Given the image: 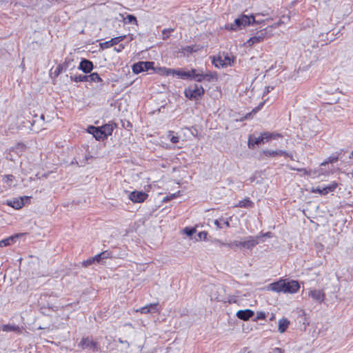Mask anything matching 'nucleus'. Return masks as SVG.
Segmentation results:
<instances>
[{
	"instance_id": "bb28decb",
	"label": "nucleus",
	"mask_w": 353,
	"mask_h": 353,
	"mask_svg": "<svg viewBox=\"0 0 353 353\" xmlns=\"http://www.w3.org/2000/svg\"><path fill=\"white\" fill-rule=\"evenodd\" d=\"M253 205H254L253 202L249 198H245L241 201H239V203L235 205V207L252 208Z\"/></svg>"
},
{
	"instance_id": "4c0bfd02",
	"label": "nucleus",
	"mask_w": 353,
	"mask_h": 353,
	"mask_svg": "<svg viewBox=\"0 0 353 353\" xmlns=\"http://www.w3.org/2000/svg\"><path fill=\"white\" fill-rule=\"evenodd\" d=\"M14 179V176L12 174H7L3 176V181L6 183L12 182Z\"/></svg>"
},
{
	"instance_id": "e2e57ef3",
	"label": "nucleus",
	"mask_w": 353,
	"mask_h": 353,
	"mask_svg": "<svg viewBox=\"0 0 353 353\" xmlns=\"http://www.w3.org/2000/svg\"><path fill=\"white\" fill-rule=\"evenodd\" d=\"M349 159H353V150L351 152L350 156H349Z\"/></svg>"
},
{
	"instance_id": "a18cd8bd",
	"label": "nucleus",
	"mask_w": 353,
	"mask_h": 353,
	"mask_svg": "<svg viewBox=\"0 0 353 353\" xmlns=\"http://www.w3.org/2000/svg\"><path fill=\"white\" fill-rule=\"evenodd\" d=\"M63 66L62 65H59L56 68V69H55V70H54V74H55L57 76V75H59V74L62 72V70H63Z\"/></svg>"
},
{
	"instance_id": "6e6d98bb",
	"label": "nucleus",
	"mask_w": 353,
	"mask_h": 353,
	"mask_svg": "<svg viewBox=\"0 0 353 353\" xmlns=\"http://www.w3.org/2000/svg\"><path fill=\"white\" fill-rule=\"evenodd\" d=\"M72 305V303L67 304L64 306H62L61 310H65L68 309V307H71Z\"/></svg>"
},
{
	"instance_id": "58836bf2",
	"label": "nucleus",
	"mask_w": 353,
	"mask_h": 353,
	"mask_svg": "<svg viewBox=\"0 0 353 353\" xmlns=\"http://www.w3.org/2000/svg\"><path fill=\"white\" fill-rule=\"evenodd\" d=\"M99 254L103 259H107L112 257L111 252L108 250L103 251Z\"/></svg>"
},
{
	"instance_id": "473e14b6",
	"label": "nucleus",
	"mask_w": 353,
	"mask_h": 353,
	"mask_svg": "<svg viewBox=\"0 0 353 353\" xmlns=\"http://www.w3.org/2000/svg\"><path fill=\"white\" fill-rule=\"evenodd\" d=\"M70 79L72 81H74L75 83L78 82H88V75H74L70 77Z\"/></svg>"
},
{
	"instance_id": "603ef678",
	"label": "nucleus",
	"mask_w": 353,
	"mask_h": 353,
	"mask_svg": "<svg viewBox=\"0 0 353 353\" xmlns=\"http://www.w3.org/2000/svg\"><path fill=\"white\" fill-rule=\"evenodd\" d=\"M271 353H284V352L281 348L275 347L272 350Z\"/></svg>"
},
{
	"instance_id": "3c124183",
	"label": "nucleus",
	"mask_w": 353,
	"mask_h": 353,
	"mask_svg": "<svg viewBox=\"0 0 353 353\" xmlns=\"http://www.w3.org/2000/svg\"><path fill=\"white\" fill-rule=\"evenodd\" d=\"M272 90H273V87H270V86H267L264 89V91H263V94H267L268 93H269Z\"/></svg>"
},
{
	"instance_id": "9d476101",
	"label": "nucleus",
	"mask_w": 353,
	"mask_h": 353,
	"mask_svg": "<svg viewBox=\"0 0 353 353\" xmlns=\"http://www.w3.org/2000/svg\"><path fill=\"white\" fill-rule=\"evenodd\" d=\"M300 288L297 281L285 279L284 294H295Z\"/></svg>"
},
{
	"instance_id": "79ce46f5",
	"label": "nucleus",
	"mask_w": 353,
	"mask_h": 353,
	"mask_svg": "<svg viewBox=\"0 0 353 353\" xmlns=\"http://www.w3.org/2000/svg\"><path fill=\"white\" fill-rule=\"evenodd\" d=\"M265 318H266V314L264 312H263V311L257 312L256 318L257 320H264Z\"/></svg>"
},
{
	"instance_id": "09e8293b",
	"label": "nucleus",
	"mask_w": 353,
	"mask_h": 353,
	"mask_svg": "<svg viewBox=\"0 0 353 353\" xmlns=\"http://www.w3.org/2000/svg\"><path fill=\"white\" fill-rule=\"evenodd\" d=\"M4 331H13L15 330L14 326L6 325L3 327Z\"/></svg>"
},
{
	"instance_id": "4d7b16f0",
	"label": "nucleus",
	"mask_w": 353,
	"mask_h": 353,
	"mask_svg": "<svg viewBox=\"0 0 353 353\" xmlns=\"http://www.w3.org/2000/svg\"><path fill=\"white\" fill-rule=\"evenodd\" d=\"M62 319H64L65 321H68L69 319V313L63 314Z\"/></svg>"
},
{
	"instance_id": "f8f14e48",
	"label": "nucleus",
	"mask_w": 353,
	"mask_h": 353,
	"mask_svg": "<svg viewBox=\"0 0 353 353\" xmlns=\"http://www.w3.org/2000/svg\"><path fill=\"white\" fill-rule=\"evenodd\" d=\"M148 194L143 191H132L130 192L128 199L133 203H142L146 200Z\"/></svg>"
},
{
	"instance_id": "0eeeda50",
	"label": "nucleus",
	"mask_w": 353,
	"mask_h": 353,
	"mask_svg": "<svg viewBox=\"0 0 353 353\" xmlns=\"http://www.w3.org/2000/svg\"><path fill=\"white\" fill-rule=\"evenodd\" d=\"M30 197L28 196H23L19 198H14L6 201V205L13 208L15 210H19L24 206V205L30 200Z\"/></svg>"
},
{
	"instance_id": "f257e3e1",
	"label": "nucleus",
	"mask_w": 353,
	"mask_h": 353,
	"mask_svg": "<svg viewBox=\"0 0 353 353\" xmlns=\"http://www.w3.org/2000/svg\"><path fill=\"white\" fill-rule=\"evenodd\" d=\"M190 80H194L199 83H211L218 80V74L216 72L208 70H204L202 68H192Z\"/></svg>"
},
{
	"instance_id": "c756f323",
	"label": "nucleus",
	"mask_w": 353,
	"mask_h": 353,
	"mask_svg": "<svg viewBox=\"0 0 353 353\" xmlns=\"http://www.w3.org/2000/svg\"><path fill=\"white\" fill-rule=\"evenodd\" d=\"M339 154L337 153L332 154L329 157H327L323 162L321 163V165H325L328 163H333L338 161Z\"/></svg>"
},
{
	"instance_id": "a19ab883",
	"label": "nucleus",
	"mask_w": 353,
	"mask_h": 353,
	"mask_svg": "<svg viewBox=\"0 0 353 353\" xmlns=\"http://www.w3.org/2000/svg\"><path fill=\"white\" fill-rule=\"evenodd\" d=\"M95 263L94 260L93 259V257L89 258L87 260L84 261L82 264L84 267H88L92 263Z\"/></svg>"
},
{
	"instance_id": "6ab92c4d",
	"label": "nucleus",
	"mask_w": 353,
	"mask_h": 353,
	"mask_svg": "<svg viewBox=\"0 0 353 353\" xmlns=\"http://www.w3.org/2000/svg\"><path fill=\"white\" fill-rule=\"evenodd\" d=\"M265 34L264 32H261L259 34H258L257 35L250 37L247 41V44L249 46H252L254 44H256V43H259L263 41L265 39Z\"/></svg>"
},
{
	"instance_id": "cd10ccee",
	"label": "nucleus",
	"mask_w": 353,
	"mask_h": 353,
	"mask_svg": "<svg viewBox=\"0 0 353 353\" xmlns=\"http://www.w3.org/2000/svg\"><path fill=\"white\" fill-rule=\"evenodd\" d=\"M88 82L102 83L103 80L97 72H92L88 75Z\"/></svg>"
},
{
	"instance_id": "aec40b11",
	"label": "nucleus",
	"mask_w": 353,
	"mask_h": 353,
	"mask_svg": "<svg viewBox=\"0 0 353 353\" xmlns=\"http://www.w3.org/2000/svg\"><path fill=\"white\" fill-rule=\"evenodd\" d=\"M290 323L287 318H282L278 322V331L279 333H284L288 328Z\"/></svg>"
},
{
	"instance_id": "ddd939ff",
	"label": "nucleus",
	"mask_w": 353,
	"mask_h": 353,
	"mask_svg": "<svg viewBox=\"0 0 353 353\" xmlns=\"http://www.w3.org/2000/svg\"><path fill=\"white\" fill-rule=\"evenodd\" d=\"M285 279H280L276 282L269 284L267 287L268 290L275 292L276 293H284Z\"/></svg>"
},
{
	"instance_id": "72a5a7b5",
	"label": "nucleus",
	"mask_w": 353,
	"mask_h": 353,
	"mask_svg": "<svg viewBox=\"0 0 353 353\" xmlns=\"http://www.w3.org/2000/svg\"><path fill=\"white\" fill-rule=\"evenodd\" d=\"M168 139L174 144L178 143L179 142L180 137L179 136L174 135V132L173 131H168Z\"/></svg>"
},
{
	"instance_id": "423d86ee",
	"label": "nucleus",
	"mask_w": 353,
	"mask_h": 353,
	"mask_svg": "<svg viewBox=\"0 0 353 353\" xmlns=\"http://www.w3.org/2000/svg\"><path fill=\"white\" fill-rule=\"evenodd\" d=\"M154 63L152 61H139L132 65V72L134 74H139L142 72L154 69Z\"/></svg>"
},
{
	"instance_id": "c85d7f7f",
	"label": "nucleus",
	"mask_w": 353,
	"mask_h": 353,
	"mask_svg": "<svg viewBox=\"0 0 353 353\" xmlns=\"http://www.w3.org/2000/svg\"><path fill=\"white\" fill-rule=\"evenodd\" d=\"M214 223V225L219 229L223 228V225L227 228L230 227V222L228 219H216Z\"/></svg>"
},
{
	"instance_id": "20e7f679",
	"label": "nucleus",
	"mask_w": 353,
	"mask_h": 353,
	"mask_svg": "<svg viewBox=\"0 0 353 353\" xmlns=\"http://www.w3.org/2000/svg\"><path fill=\"white\" fill-rule=\"evenodd\" d=\"M204 93L203 87L196 83L190 85L184 90V95L190 100H198L203 96Z\"/></svg>"
},
{
	"instance_id": "c9c22d12",
	"label": "nucleus",
	"mask_w": 353,
	"mask_h": 353,
	"mask_svg": "<svg viewBox=\"0 0 353 353\" xmlns=\"http://www.w3.org/2000/svg\"><path fill=\"white\" fill-rule=\"evenodd\" d=\"M125 23H137V19L134 16L131 14H128L124 19H123Z\"/></svg>"
},
{
	"instance_id": "052dcab7",
	"label": "nucleus",
	"mask_w": 353,
	"mask_h": 353,
	"mask_svg": "<svg viewBox=\"0 0 353 353\" xmlns=\"http://www.w3.org/2000/svg\"><path fill=\"white\" fill-rule=\"evenodd\" d=\"M119 341L120 343H126V344H127V345H128V347H129V343H128L127 341H122L121 339H119Z\"/></svg>"
},
{
	"instance_id": "8fccbe9b",
	"label": "nucleus",
	"mask_w": 353,
	"mask_h": 353,
	"mask_svg": "<svg viewBox=\"0 0 353 353\" xmlns=\"http://www.w3.org/2000/svg\"><path fill=\"white\" fill-rule=\"evenodd\" d=\"M290 170H297V171H299V172H303L305 174H307V172L305 169L304 168H301V169H296L294 168H292V167H289Z\"/></svg>"
},
{
	"instance_id": "f704fd0d",
	"label": "nucleus",
	"mask_w": 353,
	"mask_h": 353,
	"mask_svg": "<svg viewBox=\"0 0 353 353\" xmlns=\"http://www.w3.org/2000/svg\"><path fill=\"white\" fill-rule=\"evenodd\" d=\"M228 248H243V241H234L232 242L228 243Z\"/></svg>"
},
{
	"instance_id": "a211bd4d",
	"label": "nucleus",
	"mask_w": 353,
	"mask_h": 353,
	"mask_svg": "<svg viewBox=\"0 0 353 353\" xmlns=\"http://www.w3.org/2000/svg\"><path fill=\"white\" fill-rule=\"evenodd\" d=\"M254 313L250 309L241 310L236 312V316L241 320L248 321L254 316Z\"/></svg>"
},
{
	"instance_id": "4be33fe9",
	"label": "nucleus",
	"mask_w": 353,
	"mask_h": 353,
	"mask_svg": "<svg viewBox=\"0 0 353 353\" xmlns=\"http://www.w3.org/2000/svg\"><path fill=\"white\" fill-rule=\"evenodd\" d=\"M171 76L176 75L182 79H190V70L188 71H183L181 70L172 69Z\"/></svg>"
},
{
	"instance_id": "69168bd1",
	"label": "nucleus",
	"mask_w": 353,
	"mask_h": 353,
	"mask_svg": "<svg viewBox=\"0 0 353 353\" xmlns=\"http://www.w3.org/2000/svg\"><path fill=\"white\" fill-rule=\"evenodd\" d=\"M256 21H258V19H256ZM259 23H256V24H261L263 22V21H262L261 19H259Z\"/></svg>"
},
{
	"instance_id": "680f3d73",
	"label": "nucleus",
	"mask_w": 353,
	"mask_h": 353,
	"mask_svg": "<svg viewBox=\"0 0 353 353\" xmlns=\"http://www.w3.org/2000/svg\"><path fill=\"white\" fill-rule=\"evenodd\" d=\"M278 27H279V26H278V24H276V23H274V24L272 26V28H278Z\"/></svg>"
},
{
	"instance_id": "ea45409f",
	"label": "nucleus",
	"mask_w": 353,
	"mask_h": 353,
	"mask_svg": "<svg viewBox=\"0 0 353 353\" xmlns=\"http://www.w3.org/2000/svg\"><path fill=\"white\" fill-rule=\"evenodd\" d=\"M182 50L183 51L186 52L188 53H192L196 50L194 46H185Z\"/></svg>"
},
{
	"instance_id": "2eb2a0df",
	"label": "nucleus",
	"mask_w": 353,
	"mask_h": 353,
	"mask_svg": "<svg viewBox=\"0 0 353 353\" xmlns=\"http://www.w3.org/2000/svg\"><path fill=\"white\" fill-rule=\"evenodd\" d=\"M263 153L268 157H273L276 156L284 155L290 157L292 160L293 159V155L291 153H288L281 150H265L263 151Z\"/></svg>"
},
{
	"instance_id": "0e129e2a",
	"label": "nucleus",
	"mask_w": 353,
	"mask_h": 353,
	"mask_svg": "<svg viewBox=\"0 0 353 353\" xmlns=\"http://www.w3.org/2000/svg\"><path fill=\"white\" fill-rule=\"evenodd\" d=\"M263 104H264V102L261 103L259 105V107L257 108V110H259L260 108H261L263 107Z\"/></svg>"
},
{
	"instance_id": "393cba45",
	"label": "nucleus",
	"mask_w": 353,
	"mask_h": 353,
	"mask_svg": "<svg viewBox=\"0 0 353 353\" xmlns=\"http://www.w3.org/2000/svg\"><path fill=\"white\" fill-rule=\"evenodd\" d=\"M261 143H265V140L263 138V133L259 137H255L254 139L250 138L248 141V147L250 148H254L255 145H258Z\"/></svg>"
},
{
	"instance_id": "bf43d9fd",
	"label": "nucleus",
	"mask_w": 353,
	"mask_h": 353,
	"mask_svg": "<svg viewBox=\"0 0 353 353\" xmlns=\"http://www.w3.org/2000/svg\"><path fill=\"white\" fill-rule=\"evenodd\" d=\"M285 21L282 19H280L278 22H276V24L279 26L281 23H284Z\"/></svg>"
},
{
	"instance_id": "e433bc0d",
	"label": "nucleus",
	"mask_w": 353,
	"mask_h": 353,
	"mask_svg": "<svg viewBox=\"0 0 353 353\" xmlns=\"http://www.w3.org/2000/svg\"><path fill=\"white\" fill-rule=\"evenodd\" d=\"M184 234H185L188 236H191L196 232V229L194 228H185L183 230Z\"/></svg>"
},
{
	"instance_id": "2f4dec72",
	"label": "nucleus",
	"mask_w": 353,
	"mask_h": 353,
	"mask_svg": "<svg viewBox=\"0 0 353 353\" xmlns=\"http://www.w3.org/2000/svg\"><path fill=\"white\" fill-rule=\"evenodd\" d=\"M26 146L23 143H17L15 147L10 149L11 152H15L17 155H21L25 150Z\"/></svg>"
},
{
	"instance_id": "6e6552de",
	"label": "nucleus",
	"mask_w": 353,
	"mask_h": 353,
	"mask_svg": "<svg viewBox=\"0 0 353 353\" xmlns=\"http://www.w3.org/2000/svg\"><path fill=\"white\" fill-rule=\"evenodd\" d=\"M79 347L82 350H92L93 352L98 351V343L89 337L83 338L79 343Z\"/></svg>"
},
{
	"instance_id": "7ed1b4c3",
	"label": "nucleus",
	"mask_w": 353,
	"mask_h": 353,
	"mask_svg": "<svg viewBox=\"0 0 353 353\" xmlns=\"http://www.w3.org/2000/svg\"><path fill=\"white\" fill-rule=\"evenodd\" d=\"M235 58L228 53H222L217 57H213L212 63L217 68H223L231 66L234 62Z\"/></svg>"
},
{
	"instance_id": "774afa93",
	"label": "nucleus",
	"mask_w": 353,
	"mask_h": 353,
	"mask_svg": "<svg viewBox=\"0 0 353 353\" xmlns=\"http://www.w3.org/2000/svg\"><path fill=\"white\" fill-rule=\"evenodd\" d=\"M171 198H174L175 197V194H172L171 196H170Z\"/></svg>"
},
{
	"instance_id": "412c9836",
	"label": "nucleus",
	"mask_w": 353,
	"mask_h": 353,
	"mask_svg": "<svg viewBox=\"0 0 353 353\" xmlns=\"http://www.w3.org/2000/svg\"><path fill=\"white\" fill-rule=\"evenodd\" d=\"M116 127V125L113 123L112 122H110L108 123H106L102 126H101V128L102 130V132L103 134L105 135V138H107L108 136L111 135L114 128Z\"/></svg>"
},
{
	"instance_id": "4468645a",
	"label": "nucleus",
	"mask_w": 353,
	"mask_h": 353,
	"mask_svg": "<svg viewBox=\"0 0 353 353\" xmlns=\"http://www.w3.org/2000/svg\"><path fill=\"white\" fill-rule=\"evenodd\" d=\"M24 235H25V233H19V234H15L12 236L8 237V238H6L4 239H2L1 241H0V248L12 245V244L16 243V241L18 239L21 238V236H23Z\"/></svg>"
},
{
	"instance_id": "b1692460",
	"label": "nucleus",
	"mask_w": 353,
	"mask_h": 353,
	"mask_svg": "<svg viewBox=\"0 0 353 353\" xmlns=\"http://www.w3.org/2000/svg\"><path fill=\"white\" fill-rule=\"evenodd\" d=\"M153 70L155 73L159 74L160 75H163V76H171L172 72H173L172 69L167 68L165 67H159V68L154 67Z\"/></svg>"
},
{
	"instance_id": "338daca9",
	"label": "nucleus",
	"mask_w": 353,
	"mask_h": 353,
	"mask_svg": "<svg viewBox=\"0 0 353 353\" xmlns=\"http://www.w3.org/2000/svg\"><path fill=\"white\" fill-rule=\"evenodd\" d=\"M218 297L216 296H211V299H217Z\"/></svg>"
},
{
	"instance_id": "a878e982",
	"label": "nucleus",
	"mask_w": 353,
	"mask_h": 353,
	"mask_svg": "<svg viewBox=\"0 0 353 353\" xmlns=\"http://www.w3.org/2000/svg\"><path fill=\"white\" fill-rule=\"evenodd\" d=\"M125 37H126L125 35L116 37L114 38H112L110 41H106L104 44L107 47H112L113 46H115V45L118 44L121 41H123Z\"/></svg>"
},
{
	"instance_id": "39448f33",
	"label": "nucleus",
	"mask_w": 353,
	"mask_h": 353,
	"mask_svg": "<svg viewBox=\"0 0 353 353\" xmlns=\"http://www.w3.org/2000/svg\"><path fill=\"white\" fill-rule=\"evenodd\" d=\"M309 297L316 303H321L325 301V294L323 290H319L316 288L308 289Z\"/></svg>"
},
{
	"instance_id": "de8ad7c7",
	"label": "nucleus",
	"mask_w": 353,
	"mask_h": 353,
	"mask_svg": "<svg viewBox=\"0 0 353 353\" xmlns=\"http://www.w3.org/2000/svg\"><path fill=\"white\" fill-rule=\"evenodd\" d=\"M93 259L97 263H99L101 260H103L100 254H98L95 255L94 256H93Z\"/></svg>"
},
{
	"instance_id": "9b49d317",
	"label": "nucleus",
	"mask_w": 353,
	"mask_h": 353,
	"mask_svg": "<svg viewBox=\"0 0 353 353\" xmlns=\"http://www.w3.org/2000/svg\"><path fill=\"white\" fill-rule=\"evenodd\" d=\"M260 242V236H249L243 239V248L252 250Z\"/></svg>"
},
{
	"instance_id": "f3484780",
	"label": "nucleus",
	"mask_w": 353,
	"mask_h": 353,
	"mask_svg": "<svg viewBox=\"0 0 353 353\" xmlns=\"http://www.w3.org/2000/svg\"><path fill=\"white\" fill-rule=\"evenodd\" d=\"M88 132L93 134L94 137L98 141H103L106 139L101 127L90 126L88 128Z\"/></svg>"
},
{
	"instance_id": "13d9d810",
	"label": "nucleus",
	"mask_w": 353,
	"mask_h": 353,
	"mask_svg": "<svg viewBox=\"0 0 353 353\" xmlns=\"http://www.w3.org/2000/svg\"><path fill=\"white\" fill-rule=\"evenodd\" d=\"M49 308L54 312H57L58 310V307L57 306L52 305V306L49 307Z\"/></svg>"
},
{
	"instance_id": "5701e85b",
	"label": "nucleus",
	"mask_w": 353,
	"mask_h": 353,
	"mask_svg": "<svg viewBox=\"0 0 353 353\" xmlns=\"http://www.w3.org/2000/svg\"><path fill=\"white\" fill-rule=\"evenodd\" d=\"M283 137V135L278 132H265L263 133V138L265 140V142H268L273 139H277L279 138Z\"/></svg>"
},
{
	"instance_id": "c03bdc74",
	"label": "nucleus",
	"mask_w": 353,
	"mask_h": 353,
	"mask_svg": "<svg viewBox=\"0 0 353 353\" xmlns=\"http://www.w3.org/2000/svg\"><path fill=\"white\" fill-rule=\"evenodd\" d=\"M214 243L217 244L219 246H226L228 247V243H225L219 239H214Z\"/></svg>"
},
{
	"instance_id": "5fc2aeb1",
	"label": "nucleus",
	"mask_w": 353,
	"mask_h": 353,
	"mask_svg": "<svg viewBox=\"0 0 353 353\" xmlns=\"http://www.w3.org/2000/svg\"><path fill=\"white\" fill-rule=\"evenodd\" d=\"M173 31V29H164L162 31L163 34H165L167 33H169L170 32Z\"/></svg>"
},
{
	"instance_id": "f03ea898",
	"label": "nucleus",
	"mask_w": 353,
	"mask_h": 353,
	"mask_svg": "<svg viewBox=\"0 0 353 353\" xmlns=\"http://www.w3.org/2000/svg\"><path fill=\"white\" fill-rule=\"evenodd\" d=\"M259 15V14H256L255 16L254 15H245L242 14L238 18H236L233 23H231L230 25H228L226 26V28L230 30H237L239 29H241L243 28H245L247 26H249L250 24H252V23H259V21H256L255 17L256 16Z\"/></svg>"
},
{
	"instance_id": "dca6fc26",
	"label": "nucleus",
	"mask_w": 353,
	"mask_h": 353,
	"mask_svg": "<svg viewBox=\"0 0 353 353\" xmlns=\"http://www.w3.org/2000/svg\"><path fill=\"white\" fill-rule=\"evenodd\" d=\"M94 68L93 63L91 61L86 59H82L78 69L83 71L84 73H90Z\"/></svg>"
},
{
	"instance_id": "7c9ffc66",
	"label": "nucleus",
	"mask_w": 353,
	"mask_h": 353,
	"mask_svg": "<svg viewBox=\"0 0 353 353\" xmlns=\"http://www.w3.org/2000/svg\"><path fill=\"white\" fill-rule=\"evenodd\" d=\"M335 188H336V185H329V186L323 188V189L316 188V190H314L313 192H319L322 194H327L330 192L333 191L335 189Z\"/></svg>"
},
{
	"instance_id": "49530a36",
	"label": "nucleus",
	"mask_w": 353,
	"mask_h": 353,
	"mask_svg": "<svg viewBox=\"0 0 353 353\" xmlns=\"http://www.w3.org/2000/svg\"><path fill=\"white\" fill-rule=\"evenodd\" d=\"M125 48V46L123 44L119 45L118 47H115L114 50L117 52H120Z\"/></svg>"
},
{
	"instance_id": "864d4df0",
	"label": "nucleus",
	"mask_w": 353,
	"mask_h": 353,
	"mask_svg": "<svg viewBox=\"0 0 353 353\" xmlns=\"http://www.w3.org/2000/svg\"><path fill=\"white\" fill-rule=\"evenodd\" d=\"M259 236H260V239L262 237H264V236L270 237V232H266V233H264V234H261Z\"/></svg>"
},
{
	"instance_id": "37998d69",
	"label": "nucleus",
	"mask_w": 353,
	"mask_h": 353,
	"mask_svg": "<svg viewBox=\"0 0 353 353\" xmlns=\"http://www.w3.org/2000/svg\"><path fill=\"white\" fill-rule=\"evenodd\" d=\"M207 236H208V232H205V231H202V232H200L199 234H198V237L200 240H203V241H205L206 239H207Z\"/></svg>"
},
{
	"instance_id": "1a4fd4ad",
	"label": "nucleus",
	"mask_w": 353,
	"mask_h": 353,
	"mask_svg": "<svg viewBox=\"0 0 353 353\" xmlns=\"http://www.w3.org/2000/svg\"><path fill=\"white\" fill-rule=\"evenodd\" d=\"M160 309L159 307V303H150L136 310V312H140L141 314H159L160 313Z\"/></svg>"
}]
</instances>
